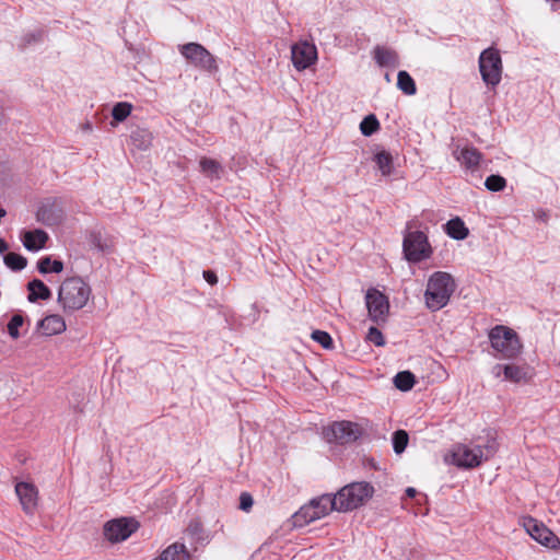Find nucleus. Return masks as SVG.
<instances>
[{
    "label": "nucleus",
    "mask_w": 560,
    "mask_h": 560,
    "mask_svg": "<svg viewBox=\"0 0 560 560\" xmlns=\"http://www.w3.org/2000/svg\"><path fill=\"white\" fill-rule=\"evenodd\" d=\"M92 294L91 287L80 277L67 278L58 291V303L63 312L72 313L82 310Z\"/></svg>",
    "instance_id": "obj_1"
},
{
    "label": "nucleus",
    "mask_w": 560,
    "mask_h": 560,
    "mask_svg": "<svg viewBox=\"0 0 560 560\" xmlns=\"http://www.w3.org/2000/svg\"><path fill=\"white\" fill-rule=\"evenodd\" d=\"M456 288L453 277L443 271L434 272L428 280L424 292L425 305L432 312L447 305Z\"/></svg>",
    "instance_id": "obj_2"
},
{
    "label": "nucleus",
    "mask_w": 560,
    "mask_h": 560,
    "mask_svg": "<svg viewBox=\"0 0 560 560\" xmlns=\"http://www.w3.org/2000/svg\"><path fill=\"white\" fill-rule=\"evenodd\" d=\"M497 451L498 443L495 439H489L485 445H455L451 453V458L452 463L457 467L474 468L479 466L483 460L491 458Z\"/></svg>",
    "instance_id": "obj_3"
},
{
    "label": "nucleus",
    "mask_w": 560,
    "mask_h": 560,
    "mask_svg": "<svg viewBox=\"0 0 560 560\" xmlns=\"http://www.w3.org/2000/svg\"><path fill=\"white\" fill-rule=\"evenodd\" d=\"M489 340L499 360H512L521 354L523 345L518 335L510 327L497 325L489 331Z\"/></svg>",
    "instance_id": "obj_4"
},
{
    "label": "nucleus",
    "mask_w": 560,
    "mask_h": 560,
    "mask_svg": "<svg viewBox=\"0 0 560 560\" xmlns=\"http://www.w3.org/2000/svg\"><path fill=\"white\" fill-rule=\"evenodd\" d=\"M374 492L368 482H352L341 488L334 497L338 512H349L361 506Z\"/></svg>",
    "instance_id": "obj_5"
},
{
    "label": "nucleus",
    "mask_w": 560,
    "mask_h": 560,
    "mask_svg": "<svg viewBox=\"0 0 560 560\" xmlns=\"http://www.w3.org/2000/svg\"><path fill=\"white\" fill-rule=\"evenodd\" d=\"M180 54L196 68L215 73L219 70L217 58L202 45L198 43H188L180 47Z\"/></svg>",
    "instance_id": "obj_6"
},
{
    "label": "nucleus",
    "mask_w": 560,
    "mask_h": 560,
    "mask_svg": "<svg viewBox=\"0 0 560 560\" xmlns=\"http://www.w3.org/2000/svg\"><path fill=\"white\" fill-rule=\"evenodd\" d=\"M479 71L483 82L490 86H497L502 77V60L494 48L485 49L479 57Z\"/></svg>",
    "instance_id": "obj_7"
},
{
    "label": "nucleus",
    "mask_w": 560,
    "mask_h": 560,
    "mask_svg": "<svg viewBox=\"0 0 560 560\" xmlns=\"http://www.w3.org/2000/svg\"><path fill=\"white\" fill-rule=\"evenodd\" d=\"M402 250L406 259L411 262L429 258L432 252L427 235L421 231L408 232L405 235Z\"/></svg>",
    "instance_id": "obj_8"
},
{
    "label": "nucleus",
    "mask_w": 560,
    "mask_h": 560,
    "mask_svg": "<svg viewBox=\"0 0 560 560\" xmlns=\"http://www.w3.org/2000/svg\"><path fill=\"white\" fill-rule=\"evenodd\" d=\"M363 431L362 428L351 421H338L325 429L324 434L328 442L340 444L352 443L357 441Z\"/></svg>",
    "instance_id": "obj_9"
},
{
    "label": "nucleus",
    "mask_w": 560,
    "mask_h": 560,
    "mask_svg": "<svg viewBox=\"0 0 560 560\" xmlns=\"http://www.w3.org/2000/svg\"><path fill=\"white\" fill-rule=\"evenodd\" d=\"M139 527V523L131 517H120L108 521L104 525V535L110 542L126 540Z\"/></svg>",
    "instance_id": "obj_10"
},
{
    "label": "nucleus",
    "mask_w": 560,
    "mask_h": 560,
    "mask_svg": "<svg viewBox=\"0 0 560 560\" xmlns=\"http://www.w3.org/2000/svg\"><path fill=\"white\" fill-rule=\"evenodd\" d=\"M365 304L372 322L385 323L389 311V303L385 294L376 289H370L365 294Z\"/></svg>",
    "instance_id": "obj_11"
},
{
    "label": "nucleus",
    "mask_w": 560,
    "mask_h": 560,
    "mask_svg": "<svg viewBox=\"0 0 560 560\" xmlns=\"http://www.w3.org/2000/svg\"><path fill=\"white\" fill-rule=\"evenodd\" d=\"M523 526L527 534L542 546L553 548L559 541L549 528L533 517L525 518Z\"/></svg>",
    "instance_id": "obj_12"
},
{
    "label": "nucleus",
    "mask_w": 560,
    "mask_h": 560,
    "mask_svg": "<svg viewBox=\"0 0 560 560\" xmlns=\"http://www.w3.org/2000/svg\"><path fill=\"white\" fill-rule=\"evenodd\" d=\"M292 63L296 70H305L317 59L315 45L308 42H301L291 47Z\"/></svg>",
    "instance_id": "obj_13"
},
{
    "label": "nucleus",
    "mask_w": 560,
    "mask_h": 560,
    "mask_svg": "<svg viewBox=\"0 0 560 560\" xmlns=\"http://www.w3.org/2000/svg\"><path fill=\"white\" fill-rule=\"evenodd\" d=\"M15 493L19 497L23 511L26 514H33L38 501L36 487L28 482H19L15 486Z\"/></svg>",
    "instance_id": "obj_14"
},
{
    "label": "nucleus",
    "mask_w": 560,
    "mask_h": 560,
    "mask_svg": "<svg viewBox=\"0 0 560 560\" xmlns=\"http://www.w3.org/2000/svg\"><path fill=\"white\" fill-rule=\"evenodd\" d=\"M492 375L495 378H500L503 375L504 381L512 383H520L528 378L527 369L516 364H495L491 370Z\"/></svg>",
    "instance_id": "obj_15"
},
{
    "label": "nucleus",
    "mask_w": 560,
    "mask_h": 560,
    "mask_svg": "<svg viewBox=\"0 0 560 560\" xmlns=\"http://www.w3.org/2000/svg\"><path fill=\"white\" fill-rule=\"evenodd\" d=\"M36 219L44 225L54 226L62 222L63 213L54 203H45L38 208Z\"/></svg>",
    "instance_id": "obj_16"
},
{
    "label": "nucleus",
    "mask_w": 560,
    "mask_h": 560,
    "mask_svg": "<svg viewBox=\"0 0 560 560\" xmlns=\"http://www.w3.org/2000/svg\"><path fill=\"white\" fill-rule=\"evenodd\" d=\"M453 156L467 170L477 168L481 161V153L472 147H457L453 151Z\"/></svg>",
    "instance_id": "obj_17"
},
{
    "label": "nucleus",
    "mask_w": 560,
    "mask_h": 560,
    "mask_svg": "<svg viewBox=\"0 0 560 560\" xmlns=\"http://www.w3.org/2000/svg\"><path fill=\"white\" fill-rule=\"evenodd\" d=\"M65 319L60 315H48L40 319L37 324V329L45 336H54L61 334L66 330Z\"/></svg>",
    "instance_id": "obj_18"
},
{
    "label": "nucleus",
    "mask_w": 560,
    "mask_h": 560,
    "mask_svg": "<svg viewBox=\"0 0 560 560\" xmlns=\"http://www.w3.org/2000/svg\"><path fill=\"white\" fill-rule=\"evenodd\" d=\"M48 241V234L43 230H34L25 232L23 236V245L27 250L37 252L45 247Z\"/></svg>",
    "instance_id": "obj_19"
},
{
    "label": "nucleus",
    "mask_w": 560,
    "mask_h": 560,
    "mask_svg": "<svg viewBox=\"0 0 560 560\" xmlns=\"http://www.w3.org/2000/svg\"><path fill=\"white\" fill-rule=\"evenodd\" d=\"M373 56L376 63L381 67H396L398 66V56L396 51L383 47L376 46L373 50Z\"/></svg>",
    "instance_id": "obj_20"
},
{
    "label": "nucleus",
    "mask_w": 560,
    "mask_h": 560,
    "mask_svg": "<svg viewBox=\"0 0 560 560\" xmlns=\"http://www.w3.org/2000/svg\"><path fill=\"white\" fill-rule=\"evenodd\" d=\"M311 504L315 508L319 518L328 515L331 511L338 512L335 497H331L330 494H323L319 498L313 499Z\"/></svg>",
    "instance_id": "obj_21"
},
{
    "label": "nucleus",
    "mask_w": 560,
    "mask_h": 560,
    "mask_svg": "<svg viewBox=\"0 0 560 560\" xmlns=\"http://www.w3.org/2000/svg\"><path fill=\"white\" fill-rule=\"evenodd\" d=\"M293 524L296 527H303L311 522L319 520L318 513L315 508L312 506L311 502L306 505H303L296 513L292 516Z\"/></svg>",
    "instance_id": "obj_22"
},
{
    "label": "nucleus",
    "mask_w": 560,
    "mask_h": 560,
    "mask_svg": "<svg viewBox=\"0 0 560 560\" xmlns=\"http://www.w3.org/2000/svg\"><path fill=\"white\" fill-rule=\"evenodd\" d=\"M200 171L209 179H220L224 173L223 166L215 160L202 158L199 162Z\"/></svg>",
    "instance_id": "obj_23"
},
{
    "label": "nucleus",
    "mask_w": 560,
    "mask_h": 560,
    "mask_svg": "<svg viewBox=\"0 0 560 560\" xmlns=\"http://www.w3.org/2000/svg\"><path fill=\"white\" fill-rule=\"evenodd\" d=\"M28 301L36 302L37 300H48L51 296L49 288L39 279H34L27 284Z\"/></svg>",
    "instance_id": "obj_24"
},
{
    "label": "nucleus",
    "mask_w": 560,
    "mask_h": 560,
    "mask_svg": "<svg viewBox=\"0 0 560 560\" xmlns=\"http://www.w3.org/2000/svg\"><path fill=\"white\" fill-rule=\"evenodd\" d=\"M446 233L454 240L460 241L468 236V229L459 218L451 219L446 223Z\"/></svg>",
    "instance_id": "obj_25"
},
{
    "label": "nucleus",
    "mask_w": 560,
    "mask_h": 560,
    "mask_svg": "<svg viewBox=\"0 0 560 560\" xmlns=\"http://www.w3.org/2000/svg\"><path fill=\"white\" fill-rule=\"evenodd\" d=\"M382 175L388 176L393 172V156L389 152L382 150L374 154L373 158Z\"/></svg>",
    "instance_id": "obj_26"
},
{
    "label": "nucleus",
    "mask_w": 560,
    "mask_h": 560,
    "mask_svg": "<svg viewBox=\"0 0 560 560\" xmlns=\"http://www.w3.org/2000/svg\"><path fill=\"white\" fill-rule=\"evenodd\" d=\"M397 88L406 95H415L417 93V86L411 75L401 70L397 74Z\"/></svg>",
    "instance_id": "obj_27"
},
{
    "label": "nucleus",
    "mask_w": 560,
    "mask_h": 560,
    "mask_svg": "<svg viewBox=\"0 0 560 560\" xmlns=\"http://www.w3.org/2000/svg\"><path fill=\"white\" fill-rule=\"evenodd\" d=\"M415 375L410 371L398 372L394 377V385L402 392L410 390L415 385Z\"/></svg>",
    "instance_id": "obj_28"
},
{
    "label": "nucleus",
    "mask_w": 560,
    "mask_h": 560,
    "mask_svg": "<svg viewBox=\"0 0 560 560\" xmlns=\"http://www.w3.org/2000/svg\"><path fill=\"white\" fill-rule=\"evenodd\" d=\"M37 269L40 273H60L63 270V264L61 260H51L49 256H46L38 260Z\"/></svg>",
    "instance_id": "obj_29"
},
{
    "label": "nucleus",
    "mask_w": 560,
    "mask_h": 560,
    "mask_svg": "<svg viewBox=\"0 0 560 560\" xmlns=\"http://www.w3.org/2000/svg\"><path fill=\"white\" fill-rule=\"evenodd\" d=\"M3 261L5 266L13 271H21L27 265V259L24 256L16 253H8L7 255H4Z\"/></svg>",
    "instance_id": "obj_30"
},
{
    "label": "nucleus",
    "mask_w": 560,
    "mask_h": 560,
    "mask_svg": "<svg viewBox=\"0 0 560 560\" xmlns=\"http://www.w3.org/2000/svg\"><path fill=\"white\" fill-rule=\"evenodd\" d=\"M132 110V105L128 102H119L112 109L113 119L117 122L124 121Z\"/></svg>",
    "instance_id": "obj_31"
},
{
    "label": "nucleus",
    "mask_w": 560,
    "mask_h": 560,
    "mask_svg": "<svg viewBox=\"0 0 560 560\" xmlns=\"http://www.w3.org/2000/svg\"><path fill=\"white\" fill-rule=\"evenodd\" d=\"M380 129V122L375 115L371 114L363 118L360 130L363 136L370 137Z\"/></svg>",
    "instance_id": "obj_32"
},
{
    "label": "nucleus",
    "mask_w": 560,
    "mask_h": 560,
    "mask_svg": "<svg viewBox=\"0 0 560 560\" xmlns=\"http://www.w3.org/2000/svg\"><path fill=\"white\" fill-rule=\"evenodd\" d=\"M393 448L396 454L402 453L408 444L409 436L408 433L404 430H397L393 434Z\"/></svg>",
    "instance_id": "obj_33"
},
{
    "label": "nucleus",
    "mask_w": 560,
    "mask_h": 560,
    "mask_svg": "<svg viewBox=\"0 0 560 560\" xmlns=\"http://www.w3.org/2000/svg\"><path fill=\"white\" fill-rule=\"evenodd\" d=\"M485 186L490 191H501L506 186V180L500 175H490L486 178Z\"/></svg>",
    "instance_id": "obj_34"
},
{
    "label": "nucleus",
    "mask_w": 560,
    "mask_h": 560,
    "mask_svg": "<svg viewBox=\"0 0 560 560\" xmlns=\"http://www.w3.org/2000/svg\"><path fill=\"white\" fill-rule=\"evenodd\" d=\"M24 318L20 314H15L11 317L8 324V334L11 338L18 339L20 337L19 328L23 325Z\"/></svg>",
    "instance_id": "obj_35"
},
{
    "label": "nucleus",
    "mask_w": 560,
    "mask_h": 560,
    "mask_svg": "<svg viewBox=\"0 0 560 560\" xmlns=\"http://www.w3.org/2000/svg\"><path fill=\"white\" fill-rule=\"evenodd\" d=\"M312 339L325 349L332 348V339L330 335L324 330H314L312 332Z\"/></svg>",
    "instance_id": "obj_36"
},
{
    "label": "nucleus",
    "mask_w": 560,
    "mask_h": 560,
    "mask_svg": "<svg viewBox=\"0 0 560 560\" xmlns=\"http://www.w3.org/2000/svg\"><path fill=\"white\" fill-rule=\"evenodd\" d=\"M368 340L374 343L377 347H382L385 345V339L380 329L376 327H371L368 331L366 336Z\"/></svg>",
    "instance_id": "obj_37"
},
{
    "label": "nucleus",
    "mask_w": 560,
    "mask_h": 560,
    "mask_svg": "<svg viewBox=\"0 0 560 560\" xmlns=\"http://www.w3.org/2000/svg\"><path fill=\"white\" fill-rule=\"evenodd\" d=\"M254 504L253 497L248 492H242L240 495V509L248 512Z\"/></svg>",
    "instance_id": "obj_38"
},
{
    "label": "nucleus",
    "mask_w": 560,
    "mask_h": 560,
    "mask_svg": "<svg viewBox=\"0 0 560 560\" xmlns=\"http://www.w3.org/2000/svg\"><path fill=\"white\" fill-rule=\"evenodd\" d=\"M43 36V32L42 31H37V32H34V33H30L27 35H25L22 39H21V44L20 46L21 47H25L26 45L31 44L32 42H37L42 38Z\"/></svg>",
    "instance_id": "obj_39"
},
{
    "label": "nucleus",
    "mask_w": 560,
    "mask_h": 560,
    "mask_svg": "<svg viewBox=\"0 0 560 560\" xmlns=\"http://www.w3.org/2000/svg\"><path fill=\"white\" fill-rule=\"evenodd\" d=\"M203 278H205V280H206L208 283H210V284H212V285H213V284H215V283L218 282V277H217V275H215L213 271H211V270H205V271H203Z\"/></svg>",
    "instance_id": "obj_40"
},
{
    "label": "nucleus",
    "mask_w": 560,
    "mask_h": 560,
    "mask_svg": "<svg viewBox=\"0 0 560 560\" xmlns=\"http://www.w3.org/2000/svg\"><path fill=\"white\" fill-rule=\"evenodd\" d=\"M148 136H149V133H147L145 131H137L131 135V139H132V141L136 142L139 138H145Z\"/></svg>",
    "instance_id": "obj_41"
},
{
    "label": "nucleus",
    "mask_w": 560,
    "mask_h": 560,
    "mask_svg": "<svg viewBox=\"0 0 560 560\" xmlns=\"http://www.w3.org/2000/svg\"><path fill=\"white\" fill-rule=\"evenodd\" d=\"M9 248L7 242L3 238H0V254H3Z\"/></svg>",
    "instance_id": "obj_42"
},
{
    "label": "nucleus",
    "mask_w": 560,
    "mask_h": 560,
    "mask_svg": "<svg viewBox=\"0 0 560 560\" xmlns=\"http://www.w3.org/2000/svg\"><path fill=\"white\" fill-rule=\"evenodd\" d=\"M416 493H417V490L415 488L409 487V488L406 489V494L409 498H413L416 495Z\"/></svg>",
    "instance_id": "obj_43"
},
{
    "label": "nucleus",
    "mask_w": 560,
    "mask_h": 560,
    "mask_svg": "<svg viewBox=\"0 0 560 560\" xmlns=\"http://www.w3.org/2000/svg\"><path fill=\"white\" fill-rule=\"evenodd\" d=\"M142 140H139V147L145 149L149 145V141L144 138H141Z\"/></svg>",
    "instance_id": "obj_44"
}]
</instances>
